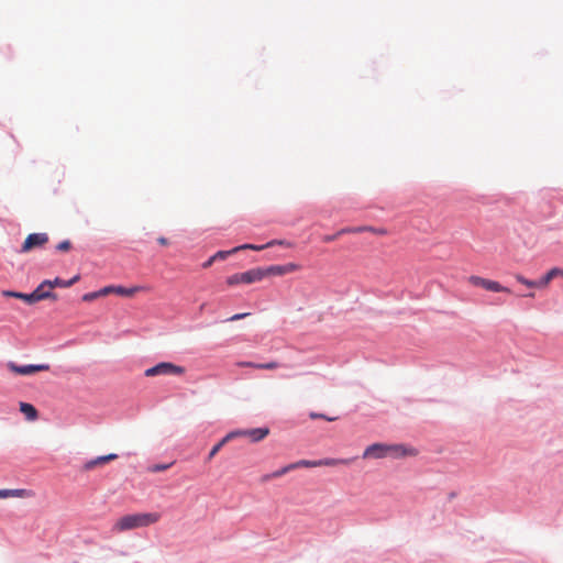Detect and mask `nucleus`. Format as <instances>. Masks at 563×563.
<instances>
[{"label": "nucleus", "mask_w": 563, "mask_h": 563, "mask_svg": "<svg viewBox=\"0 0 563 563\" xmlns=\"http://www.w3.org/2000/svg\"><path fill=\"white\" fill-rule=\"evenodd\" d=\"M159 512H135L119 517L112 525L113 533H122L125 531L146 528L155 525L161 520Z\"/></svg>", "instance_id": "f257e3e1"}, {"label": "nucleus", "mask_w": 563, "mask_h": 563, "mask_svg": "<svg viewBox=\"0 0 563 563\" xmlns=\"http://www.w3.org/2000/svg\"><path fill=\"white\" fill-rule=\"evenodd\" d=\"M420 453L417 448L408 444L373 443L364 450L361 457H405Z\"/></svg>", "instance_id": "f03ea898"}, {"label": "nucleus", "mask_w": 563, "mask_h": 563, "mask_svg": "<svg viewBox=\"0 0 563 563\" xmlns=\"http://www.w3.org/2000/svg\"><path fill=\"white\" fill-rule=\"evenodd\" d=\"M334 464H335V460H299L295 463H289L271 474L263 475L262 481L267 482V481L280 477L289 472H292V471H296L299 468H313V467H319L322 465L333 466Z\"/></svg>", "instance_id": "7ed1b4c3"}, {"label": "nucleus", "mask_w": 563, "mask_h": 563, "mask_svg": "<svg viewBox=\"0 0 563 563\" xmlns=\"http://www.w3.org/2000/svg\"><path fill=\"white\" fill-rule=\"evenodd\" d=\"M3 296L21 299L29 305H34L41 300L46 299L57 300V295L52 290H44L41 284L29 294L14 290H4Z\"/></svg>", "instance_id": "20e7f679"}, {"label": "nucleus", "mask_w": 563, "mask_h": 563, "mask_svg": "<svg viewBox=\"0 0 563 563\" xmlns=\"http://www.w3.org/2000/svg\"><path fill=\"white\" fill-rule=\"evenodd\" d=\"M559 274H563V269L553 267L542 277H538V280L528 279L522 275H517L516 279L529 288H542L545 287L554 277L559 276Z\"/></svg>", "instance_id": "39448f33"}, {"label": "nucleus", "mask_w": 563, "mask_h": 563, "mask_svg": "<svg viewBox=\"0 0 563 563\" xmlns=\"http://www.w3.org/2000/svg\"><path fill=\"white\" fill-rule=\"evenodd\" d=\"M185 368L170 362H159L145 371V376L153 377L158 375H181Z\"/></svg>", "instance_id": "423d86ee"}, {"label": "nucleus", "mask_w": 563, "mask_h": 563, "mask_svg": "<svg viewBox=\"0 0 563 563\" xmlns=\"http://www.w3.org/2000/svg\"><path fill=\"white\" fill-rule=\"evenodd\" d=\"M261 275L262 274L260 273V267H255L243 273H236L228 276L225 282L229 286H236L239 284H253L262 280Z\"/></svg>", "instance_id": "0eeeda50"}, {"label": "nucleus", "mask_w": 563, "mask_h": 563, "mask_svg": "<svg viewBox=\"0 0 563 563\" xmlns=\"http://www.w3.org/2000/svg\"><path fill=\"white\" fill-rule=\"evenodd\" d=\"M48 234L44 232L29 234L19 250L20 253H29L35 249L43 247L48 242Z\"/></svg>", "instance_id": "6e6552de"}, {"label": "nucleus", "mask_w": 563, "mask_h": 563, "mask_svg": "<svg viewBox=\"0 0 563 563\" xmlns=\"http://www.w3.org/2000/svg\"><path fill=\"white\" fill-rule=\"evenodd\" d=\"M298 268H299V266L295 263L260 267V273L262 274L261 279L263 280L264 278L271 277V276H284L286 274L297 271Z\"/></svg>", "instance_id": "1a4fd4ad"}, {"label": "nucleus", "mask_w": 563, "mask_h": 563, "mask_svg": "<svg viewBox=\"0 0 563 563\" xmlns=\"http://www.w3.org/2000/svg\"><path fill=\"white\" fill-rule=\"evenodd\" d=\"M470 284L475 287H482L488 291L494 292H510V289L506 286H503L498 282L483 278L481 276L472 275L468 277Z\"/></svg>", "instance_id": "9d476101"}, {"label": "nucleus", "mask_w": 563, "mask_h": 563, "mask_svg": "<svg viewBox=\"0 0 563 563\" xmlns=\"http://www.w3.org/2000/svg\"><path fill=\"white\" fill-rule=\"evenodd\" d=\"M8 368L18 374V375H32L37 372H44L49 369L48 364H26V365H19L12 361L8 363Z\"/></svg>", "instance_id": "9b49d317"}, {"label": "nucleus", "mask_w": 563, "mask_h": 563, "mask_svg": "<svg viewBox=\"0 0 563 563\" xmlns=\"http://www.w3.org/2000/svg\"><path fill=\"white\" fill-rule=\"evenodd\" d=\"M233 432H239L238 438L249 439L250 442L255 443L267 437L269 429L267 427H260L254 429H238Z\"/></svg>", "instance_id": "f8f14e48"}, {"label": "nucleus", "mask_w": 563, "mask_h": 563, "mask_svg": "<svg viewBox=\"0 0 563 563\" xmlns=\"http://www.w3.org/2000/svg\"><path fill=\"white\" fill-rule=\"evenodd\" d=\"M80 279L79 275H75L70 279H62L59 277H55L54 279H44L41 285L44 289L45 287L54 288V287H60V288H68L73 286L75 283H77Z\"/></svg>", "instance_id": "ddd939ff"}, {"label": "nucleus", "mask_w": 563, "mask_h": 563, "mask_svg": "<svg viewBox=\"0 0 563 563\" xmlns=\"http://www.w3.org/2000/svg\"><path fill=\"white\" fill-rule=\"evenodd\" d=\"M35 493L31 489L16 488V489H0V498H33Z\"/></svg>", "instance_id": "4468645a"}, {"label": "nucleus", "mask_w": 563, "mask_h": 563, "mask_svg": "<svg viewBox=\"0 0 563 563\" xmlns=\"http://www.w3.org/2000/svg\"><path fill=\"white\" fill-rule=\"evenodd\" d=\"M239 432H229L224 438H222L218 443H216L209 452L206 454V457H214V455L219 452V450L229 441L238 439Z\"/></svg>", "instance_id": "2eb2a0df"}, {"label": "nucleus", "mask_w": 563, "mask_h": 563, "mask_svg": "<svg viewBox=\"0 0 563 563\" xmlns=\"http://www.w3.org/2000/svg\"><path fill=\"white\" fill-rule=\"evenodd\" d=\"M20 411L25 416L27 420H34L37 418V410L36 408L29 402H20Z\"/></svg>", "instance_id": "dca6fc26"}, {"label": "nucleus", "mask_w": 563, "mask_h": 563, "mask_svg": "<svg viewBox=\"0 0 563 563\" xmlns=\"http://www.w3.org/2000/svg\"><path fill=\"white\" fill-rule=\"evenodd\" d=\"M277 241H269L267 242L266 244H263V245H256V244H243V245H240V246H236L233 249V251H240V250H253V251H262L266 247H272L275 245Z\"/></svg>", "instance_id": "f3484780"}, {"label": "nucleus", "mask_w": 563, "mask_h": 563, "mask_svg": "<svg viewBox=\"0 0 563 563\" xmlns=\"http://www.w3.org/2000/svg\"><path fill=\"white\" fill-rule=\"evenodd\" d=\"M367 230V228L365 227H357V228H346V229H342L340 230L339 232H336L335 234H331V235H325L324 236V241L325 242H332L334 241L339 235L343 234V233H346V232H363Z\"/></svg>", "instance_id": "a211bd4d"}, {"label": "nucleus", "mask_w": 563, "mask_h": 563, "mask_svg": "<svg viewBox=\"0 0 563 563\" xmlns=\"http://www.w3.org/2000/svg\"><path fill=\"white\" fill-rule=\"evenodd\" d=\"M140 289H141V287H139V286H134V287H130V288L124 287V286H115L114 292L120 296L131 297L135 292H137Z\"/></svg>", "instance_id": "6ab92c4d"}, {"label": "nucleus", "mask_w": 563, "mask_h": 563, "mask_svg": "<svg viewBox=\"0 0 563 563\" xmlns=\"http://www.w3.org/2000/svg\"><path fill=\"white\" fill-rule=\"evenodd\" d=\"M173 463H156L147 466V471L151 473H158L170 468Z\"/></svg>", "instance_id": "aec40b11"}, {"label": "nucleus", "mask_w": 563, "mask_h": 563, "mask_svg": "<svg viewBox=\"0 0 563 563\" xmlns=\"http://www.w3.org/2000/svg\"><path fill=\"white\" fill-rule=\"evenodd\" d=\"M246 366H251V367H255V368H262V369H273V368H276L278 366V364L276 362H269V363H261V364H255V363H252V362H247L245 363Z\"/></svg>", "instance_id": "412c9836"}, {"label": "nucleus", "mask_w": 563, "mask_h": 563, "mask_svg": "<svg viewBox=\"0 0 563 563\" xmlns=\"http://www.w3.org/2000/svg\"><path fill=\"white\" fill-rule=\"evenodd\" d=\"M108 461L109 460H90V461H88L87 463H85L82 465V471H86V472L91 471L95 467H97L99 465H102V464H104Z\"/></svg>", "instance_id": "4be33fe9"}, {"label": "nucleus", "mask_w": 563, "mask_h": 563, "mask_svg": "<svg viewBox=\"0 0 563 563\" xmlns=\"http://www.w3.org/2000/svg\"><path fill=\"white\" fill-rule=\"evenodd\" d=\"M236 251L229 250V251H218L214 255L211 256V261H220L225 260L229 255L235 253Z\"/></svg>", "instance_id": "5701e85b"}, {"label": "nucleus", "mask_w": 563, "mask_h": 563, "mask_svg": "<svg viewBox=\"0 0 563 563\" xmlns=\"http://www.w3.org/2000/svg\"><path fill=\"white\" fill-rule=\"evenodd\" d=\"M55 249L59 252H67L71 249V242L69 240H63L55 246Z\"/></svg>", "instance_id": "b1692460"}, {"label": "nucleus", "mask_w": 563, "mask_h": 563, "mask_svg": "<svg viewBox=\"0 0 563 563\" xmlns=\"http://www.w3.org/2000/svg\"><path fill=\"white\" fill-rule=\"evenodd\" d=\"M249 314H250V313H247V312L235 313V314H233L232 317L227 318V319L224 320V322H233V321L242 320V319H244L245 317H247Z\"/></svg>", "instance_id": "393cba45"}, {"label": "nucleus", "mask_w": 563, "mask_h": 563, "mask_svg": "<svg viewBox=\"0 0 563 563\" xmlns=\"http://www.w3.org/2000/svg\"><path fill=\"white\" fill-rule=\"evenodd\" d=\"M100 296H99L98 290H97V291H91V292L85 294L82 296V300L89 302V301H92V300H95V299H97Z\"/></svg>", "instance_id": "a878e982"}, {"label": "nucleus", "mask_w": 563, "mask_h": 563, "mask_svg": "<svg viewBox=\"0 0 563 563\" xmlns=\"http://www.w3.org/2000/svg\"><path fill=\"white\" fill-rule=\"evenodd\" d=\"M114 288H115V286H106V287L99 289L98 294H99V296H104L110 292H114Z\"/></svg>", "instance_id": "bb28decb"}, {"label": "nucleus", "mask_w": 563, "mask_h": 563, "mask_svg": "<svg viewBox=\"0 0 563 563\" xmlns=\"http://www.w3.org/2000/svg\"><path fill=\"white\" fill-rule=\"evenodd\" d=\"M310 418L312 419H318V418H322V419H325L328 421H333L335 420V418H330V417H327L323 413H317V412H311L310 413Z\"/></svg>", "instance_id": "cd10ccee"}, {"label": "nucleus", "mask_w": 563, "mask_h": 563, "mask_svg": "<svg viewBox=\"0 0 563 563\" xmlns=\"http://www.w3.org/2000/svg\"><path fill=\"white\" fill-rule=\"evenodd\" d=\"M157 242H158L161 245H163V246H165V245H167V244H168V240H167L166 238H164V236H159V238L157 239Z\"/></svg>", "instance_id": "c85d7f7f"}, {"label": "nucleus", "mask_w": 563, "mask_h": 563, "mask_svg": "<svg viewBox=\"0 0 563 563\" xmlns=\"http://www.w3.org/2000/svg\"><path fill=\"white\" fill-rule=\"evenodd\" d=\"M96 457H120V456L117 453H109V454L97 455Z\"/></svg>", "instance_id": "c756f323"}, {"label": "nucleus", "mask_w": 563, "mask_h": 563, "mask_svg": "<svg viewBox=\"0 0 563 563\" xmlns=\"http://www.w3.org/2000/svg\"><path fill=\"white\" fill-rule=\"evenodd\" d=\"M549 191L545 189L540 190L539 196H541L543 199L548 198Z\"/></svg>", "instance_id": "7c9ffc66"}, {"label": "nucleus", "mask_w": 563, "mask_h": 563, "mask_svg": "<svg viewBox=\"0 0 563 563\" xmlns=\"http://www.w3.org/2000/svg\"><path fill=\"white\" fill-rule=\"evenodd\" d=\"M277 242L275 243V245H286V246H289L290 243L285 241V240H276Z\"/></svg>", "instance_id": "2f4dec72"}, {"label": "nucleus", "mask_w": 563, "mask_h": 563, "mask_svg": "<svg viewBox=\"0 0 563 563\" xmlns=\"http://www.w3.org/2000/svg\"><path fill=\"white\" fill-rule=\"evenodd\" d=\"M213 262L214 261H211V257H210L207 262L203 263V267L207 268V267L211 266Z\"/></svg>", "instance_id": "473e14b6"}, {"label": "nucleus", "mask_w": 563, "mask_h": 563, "mask_svg": "<svg viewBox=\"0 0 563 563\" xmlns=\"http://www.w3.org/2000/svg\"><path fill=\"white\" fill-rule=\"evenodd\" d=\"M525 297H529V298H533L534 297V292H528V294H525L523 295Z\"/></svg>", "instance_id": "72a5a7b5"}, {"label": "nucleus", "mask_w": 563, "mask_h": 563, "mask_svg": "<svg viewBox=\"0 0 563 563\" xmlns=\"http://www.w3.org/2000/svg\"><path fill=\"white\" fill-rule=\"evenodd\" d=\"M561 276H563V274H560Z\"/></svg>", "instance_id": "f704fd0d"}]
</instances>
